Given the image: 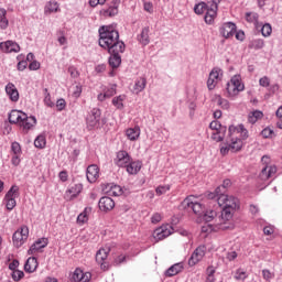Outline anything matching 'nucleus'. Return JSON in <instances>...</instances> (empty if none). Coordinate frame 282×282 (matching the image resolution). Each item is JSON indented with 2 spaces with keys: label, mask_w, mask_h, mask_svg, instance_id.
I'll return each instance as SVG.
<instances>
[{
  "label": "nucleus",
  "mask_w": 282,
  "mask_h": 282,
  "mask_svg": "<svg viewBox=\"0 0 282 282\" xmlns=\"http://www.w3.org/2000/svg\"><path fill=\"white\" fill-rule=\"evenodd\" d=\"M173 226L171 225H162L156 228L153 232V237L156 241H162V239H166V237H171L173 235Z\"/></svg>",
  "instance_id": "obj_11"
},
{
  "label": "nucleus",
  "mask_w": 282,
  "mask_h": 282,
  "mask_svg": "<svg viewBox=\"0 0 282 282\" xmlns=\"http://www.w3.org/2000/svg\"><path fill=\"white\" fill-rule=\"evenodd\" d=\"M218 105L221 109H230V102L221 97L218 98Z\"/></svg>",
  "instance_id": "obj_54"
},
{
  "label": "nucleus",
  "mask_w": 282,
  "mask_h": 282,
  "mask_svg": "<svg viewBox=\"0 0 282 282\" xmlns=\"http://www.w3.org/2000/svg\"><path fill=\"white\" fill-rule=\"evenodd\" d=\"M140 127H134V128H129L126 130V135L128 138V140H131V142H135V140H138V138H140Z\"/></svg>",
  "instance_id": "obj_31"
},
{
  "label": "nucleus",
  "mask_w": 282,
  "mask_h": 282,
  "mask_svg": "<svg viewBox=\"0 0 282 282\" xmlns=\"http://www.w3.org/2000/svg\"><path fill=\"white\" fill-rule=\"evenodd\" d=\"M246 21H248V23H258L259 22V13L247 12Z\"/></svg>",
  "instance_id": "obj_44"
},
{
  "label": "nucleus",
  "mask_w": 282,
  "mask_h": 282,
  "mask_svg": "<svg viewBox=\"0 0 282 282\" xmlns=\"http://www.w3.org/2000/svg\"><path fill=\"white\" fill-rule=\"evenodd\" d=\"M171 191V185H161L156 187L155 193L156 195H164Z\"/></svg>",
  "instance_id": "obj_48"
},
{
  "label": "nucleus",
  "mask_w": 282,
  "mask_h": 282,
  "mask_svg": "<svg viewBox=\"0 0 282 282\" xmlns=\"http://www.w3.org/2000/svg\"><path fill=\"white\" fill-rule=\"evenodd\" d=\"M8 11L6 9H0V28L1 30H6L9 25L8 18H6Z\"/></svg>",
  "instance_id": "obj_40"
},
{
  "label": "nucleus",
  "mask_w": 282,
  "mask_h": 282,
  "mask_svg": "<svg viewBox=\"0 0 282 282\" xmlns=\"http://www.w3.org/2000/svg\"><path fill=\"white\" fill-rule=\"evenodd\" d=\"M21 192L19 186L12 185L3 198L7 210H14V208H17V198H19Z\"/></svg>",
  "instance_id": "obj_6"
},
{
  "label": "nucleus",
  "mask_w": 282,
  "mask_h": 282,
  "mask_svg": "<svg viewBox=\"0 0 282 282\" xmlns=\"http://www.w3.org/2000/svg\"><path fill=\"white\" fill-rule=\"evenodd\" d=\"M70 281L74 282H91V273L90 272H84L82 269H76L72 276Z\"/></svg>",
  "instance_id": "obj_21"
},
{
  "label": "nucleus",
  "mask_w": 282,
  "mask_h": 282,
  "mask_svg": "<svg viewBox=\"0 0 282 282\" xmlns=\"http://www.w3.org/2000/svg\"><path fill=\"white\" fill-rule=\"evenodd\" d=\"M262 36H270L272 34V25L265 23L261 29Z\"/></svg>",
  "instance_id": "obj_49"
},
{
  "label": "nucleus",
  "mask_w": 282,
  "mask_h": 282,
  "mask_svg": "<svg viewBox=\"0 0 282 282\" xmlns=\"http://www.w3.org/2000/svg\"><path fill=\"white\" fill-rule=\"evenodd\" d=\"M11 151L13 155H21V144H19V142H13L11 144Z\"/></svg>",
  "instance_id": "obj_51"
},
{
  "label": "nucleus",
  "mask_w": 282,
  "mask_h": 282,
  "mask_svg": "<svg viewBox=\"0 0 282 282\" xmlns=\"http://www.w3.org/2000/svg\"><path fill=\"white\" fill-rule=\"evenodd\" d=\"M11 164H13V166H19L21 164V154H13Z\"/></svg>",
  "instance_id": "obj_57"
},
{
  "label": "nucleus",
  "mask_w": 282,
  "mask_h": 282,
  "mask_svg": "<svg viewBox=\"0 0 282 282\" xmlns=\"http://www.w3.org/2000/svg\"><path fill=\"white\" fill-rule=\"evenodd\" d=\"M98 206L102 213H109L116 208V202L109 196H104L99 199Z\"/></svg>",
  "instance_id": "obj_20"
},
{
  "label": "nucleus",
  "mask_w": 282,
  "mask_h": 282,
  "mask_svg": "<svg viewBox=\"0 0 282 282\" xmlns=\"http://www.w3.org/2000/svg\"><path fill=\"white\" fill-rule=\"evenodd\" d=\"M116 85H112L104 91L106 98H112V96H116Z\"/></svg>",
  "instance_id": "obj_50"
},
{
  "label": "nucleus",
  "mask_w": 282,
  "mask_h": 282,
  "mask_svg": "<svg viewBox=\"0 0 282 282\" xmlns=\"http://www.w3.org/2000/svg\"><path fill=\"white\" fill-rule=\"evenodd\" d=\"M274 175H276V165H265L260 172V180L265 182L270 180V177H274Z\"/></svg>",
  "instance_id": "obj_25"
},
{
  "label": "nucleus",
  "mask_w": 282,
  "mask_h": 282,
  "mask_svg": "<svg viewBox=\"0 0 282 282\" xmlns=\"http://www.w3.org/2000/svg\"><path fill=\"white\" fill-rule=\"evenodd\" d=\"M151 221L153 224H160V221H162V214H160V213L153 214L151 217Z\"/></svg>",
  "instance_id": "obj_63"
},
{
  "label": "nucleus",
  "mask_w": 282,
  "mask_h": 282,
  "mask_svg": "<svg viewBox=\"0 0 282 282\" xmlns=\"http://www.w3.org/2000/svg\"><path fill=\"white\" fill-rule=\"evenodd\" d=\"M124 100H127V95H119L112 98V105L116 109H124Z\"/></svg>",
  "instance_id": "obj_35"
},
{
  "label": "nucleus",
  "mask_w": 282,
  "mask_h": 282,
  "mask_svg": "<svg viewBox=\"0 0 282 282\" xmlns=\"http://www.w3.org/2000/svg\"><path fill=\"white\" fill-rule=\"evenodd\" d=\"M107 193L110 197H120L122 195V187L120 185H111Z\"/></svg>",
  "instance_id": "obj_38"
},
{
  "label": "nucleus",
  "mask_w": 282,
  "mask_h": 282,
  "mask_svg": "<svg viewBox=\"0 0 282 282\" xmlns=\"http://www.w3.org/2000/svg\"><path fill=\"white\" fill-rule=\"evenodd\" d=\"M229 139L220 147V154L239 153L243 149V141L248 140V129L243 124L230 126L228 129Z\"/></svg>",
  "instance_id": "obj_1"
},
{
  "label": "nucleus",
  "mask_w": 282,
  "mask_h": 282,
  "mask_svg": "<svg viewBox=\"0 0 282 282\" xmlns=\"http://www.w3.org/2000/svg\"><path fill=\"white\" fill-rule=\"evenodd\" d=\"M236 281H246L248 279V273L243 269L236 270L235 276Z\"/></svg>",
  "instance_id": "obj_43"
},
{
  "label": "nucleus",
  "mask_w": 282,
  "mask_h": 282,
  "mask_svg": "<svg viewBox=\"0 0 282 282\" xmlns=\"http://www.w3.org/2000/svg\"><path fill=\"white\" fill-rule=\"evenodd\" d=\"M82 191H83V185L76 184L66 191L65 198L68 200L76 199V197L80 195Z\"/></svg>",
  "instance_id": "obj_28"
},
{
  "label": "nucleus",
  "mask_w": 282,
  "mask_h": 282,
  "mask_svg": "<svg viewBox=\"0 0 282 282\" xmlns=\"http://www.w3.org/2000/svg\"><path fill=\"white\" fill-rule=\"evenodd\" d=\"M50 240L47 238H39L28 250V254H37L43 252V248H47Z\"/></svg>",
  "instance_id": "obj_17"
},
{
  "label": "nucleus",
  "mask_w": 282,
  "mask_h": 282,
  "mask_svg": "<svg viewBox=\"0 0 282 282\" xmlns=\"http://www.w3.org/2000/svg\"><path fill=\"white\" fill-rule=\"evenodd\" d=\"M0 50L4 54H12V52H14L17 54V53L21 52V46L19 45V43H17L12 40H8L6 42L0 43Z\"/></svg>",
  "instance_id": "obj_16"
},
{
  "label": "nucleus",
  "mask_w": 282,
  "mask_h": 282,
  "mask_svg": "<svg viewBox=\"0 0 282 282\" xmlns=\"http://www.w3.org/2000/svg\"><path fill=\"white\" fill-rule=\"evenodd\" d=\"M109 0H89V7L96 8V6H105V2Z\"/></svg>",
  "instance_id": "obj_59"
},
{
  "label": "nucleus",
  "mask_w": 282,
  "mask_h": 282,
  "mask_svg": "<svg viewBox=\"0 0 282 282\" xmlns=\"http://www.w3.org/2000/svg\"><path fill=\"white\" fill-rule=\"evenodd\" d=\"M132 160L133 159L131 158V154H129V152L121 150L117 152L113 162L116 166L124 169V166H127V164H129Z\"/></svg>",
  "instance_id": "obj_12"
},
{
  "label": "nucleus",
  "mask_w": 282,
  "mask_h": 282,
  "mask_svg": "<svg viewBox=\"0 0 282 282\" xmlns=\"http://www.w3.org/2000/svg\"><path fill=\"white\" fill-rule=\"evenodd\" d=\"M100 116H102V112L100 111V109L93 108V110L90 111V113L86 119V124L90 131L94 129L100 128Z\"/></svg>",
  "instance_id": "obj_10"
},
{
  "label": "nucleus",
  "mask_w": 282,
  "mask_h": 282,
  "mask_svg": "<svg viewBox=\"0 0 282 282\" xmlns=\"http://www.w3.org/2000/svg\"><path fill=\"white\" fill-rule=\"evenodd\" d=\"M243 89H246V86L241 83V76L236 75L231 77L226 87L227 98H237Z\"/></svg>",
  "instance_id": "obj_4"
},
{
  "label": "nucleus",
  "mask_w": 282,
  "mask_h": 282,
  "mask_svg": "<svg viewBox=\"0 0 282 282\" xmlns=\"http://www.w3.org/2000/svg\"><path fill=\"white\" fill-rule=\"evenodd\" d=\"M99 45L107 52H124L127 46L120 41V33L113 26L99 28Z\"/></svg>",
  "instance_id": "obj_2"
},
{
  "label": "nucleus",
  "mask_w": 282,
  "mask_h": 282,
  "mask_svg": "<svg viewBox=\"0 0 282 282\" xmlns=\"http://www.w3.org/2000/svg\"><path fill=\"white\" fill-rule=\"evenodd\" d=\"M66 107H67V102L65 101V99H58L56 101L57 111H63V110H65Z\"/></svg>",
  "instance_id": "obj_55"
},
{
  "label": "nucleus",
  "mask_w": 282,
  "mask_h": 282,
  "mask_svg": "<svg viewBox=\"0 0 282 282\" xmlns=\"http://www.w3.org/2000/svg\"><path fill=\"white\" fill-rule=\"evenodd\" d=\"M68 73L70 74L72 78H78L80 76V73H78V69L74 66L68 67Z\"/></svg>",
  "instance_id": "obj_60"
},
{
  "label": "nucleus",
  "mask_w": 282,
  "mask_h": 282,
  "mask_svg": "<svg viewBox=\"0 0 282 282\" xmlns=\"http://www.w3.org/2000/svg\"><path fill=\"white\" fill-rule=\"evenodd\" d=\"M147 88V78L141 77L135 80L133 91L134 94H140L141 91H144Z\"/></svg>",
  "instance_id": "obj_34"
},
{
  "label": "nucleus",
  "mask_w": 282,
  "mask_h": 282,
  "mask_svg": "<svg viewBox=\"0 0 282 282\" xmlns=\"http://www.w3.org/2000/svg\"><path fill=\"white\" fill-rule=\"evenodd\" d=\"M119 6H120V0H112L108 9H102L100 11V15L104 17V19L116 17V14H118Z\"/></svg>",
  "instance_id": "obj_22"
},
{
  "label": "nucleus",
  "mask_w": 282,
  "mask_h": 282,
  "mask_svg": "<svg viewBox=\"0 0 282 282\" xmlns=\"http://www.w3.org/2000/svg\"><path fill=\"white\" fill-rule=\"evenodd\" d=\"M219 33L225 39H230L235 36V34H237V25L232 22H227L221 25V28L219 29Z\"/></svg>",
  "instance_id": "obj_19"
},
{
  "label": "nucleus",
  "mask_w": 282,
  "mask_h": 282,
  "mask_svg": "<svg viewBox=\"0 0 282 282\" xmlns=\"http://www.w3.org/2000/svg\"><path fill=\"white\" fill-rule=\"evenodd\" d=\"M110 54L109 57V65L110 67H112V69H118V67H120L121 63H122V56H120L121 54H124V51H115L113 53L108 52Z\"/></svg>",
  "instance_id": "obj_23"
},
{
  "label": "nucleus",
  "mask_w": 282,
  "mask_h": 282,
  "mask_svg": "<svg viewBox=\"0 0 282 282\" xmlns=\"http://www.w3.org/2000/svg\"><path fill=\"white\" fill-rule=\"evenodd\" d=\"M47 10H50V12H58V2H50Z\"/></svg>",
  "instance_id": "obj_62"
},
{
  "label": "nucleus",
  "mask_w": 282,
  "mask_h": 282,
  "mask_svg": "<svg viewBox=\"0 0 282 282\" xmlns=\"http://www.w3.org/2000/svg\"><path fill=\"white\" fill-rule=\"evenodd\" d=\"M200 217L204 221H206L207 224H210V221H213L215 217H217V212L213 209L207 210V212H204Z\"/></svg>",
  "instance_id": "obj_39"
},
{
  "label": "nucleus",
  "mask_w": 282,
  "mask_h": 282,
  "mask_svg": "<svg viewBox=\"0 0 282 282\" xmlns=\"http://www.w3.org/2000/svg\"><path fill=\"white\" fill-rule=\"evenodd\" d=\"M127 261V256L119 254L115 258L112 265H120L121 263H124Z\"/></svg>",
  "instance_id": "obj_52"
},
{
  "label": "nucleus",
  "mask_w": 282,
  "mask_h": 282,
  "mask_svg": "<svg viewBox=\"0 0 282 282\" xmlns=\"http://www.w3.org/2000/svg\"><path fill=\"white\" fill-rule=\"evenodd\" d=\"M219 8V2H213L210 3L209 7H207V10L205 11V23H208V25L213 24L217 17V10Z\"/></svg>",
  "instance_id": "obj_18"
},
{
  "label": "nucleus",
  "mask_w": 282,
  "mask_h": 282,
  "mask_svg": "<svg viewBox=\"0 0 282 282\" xmlns=\"http://www.w3.org/2000/svg\"><path fill=\"white\" fill-rule=\"evenodd\" d=\"M28 237H30V229L28 226L20 227L14 234H13V246L15 248H21L23 243L28 241Z\"/></svg>",
  "instance_id": "obj_9"
},
{
  "label": "nucleus",
  "mask_w": 282,
  "mask_h": 282,
  "mask_svg": "<svg viewBox=\"0 0 282 282\" xmlns=\"http://www.w3.org/2000/svg\"><path fill=\"white\" fill-rule=\"evenodd\" d=\"M86 177L90 184H94L100 177V169L93 164L87 167Z\"/></svg>",
  "instance_id": "obj_24"
},
{
  "label": "nucleus",
  "mask_w": 282,
  "mask_h": 282,
  "mask_svg": "<svg viewBox=\"0 0 282 282\" xmlns=\"http://www.w3.org/2000/svg\"><path fill=\"white\" fill-rule=\"evenodd\" d=\"M6 94L9 96L12 102H19V89H17V86H14V84H7Z\"/></svg>",
  "instance_id": "obj_27"
},
{
  "label": "nucleus",
  "mask_w": 282,
  "mask_h": 282,
  "mask_svg": "<svg viewBox=\"0 0 282 282\" xmlns=\"http://www.w3.org/2000/svg\"><path fill=\"white\" fill-rule=\"evenodd\" d=\"M204 257H206V246L197 247L188 259V265L191 268H193V265H197Z\"/></svg>",
  "instance_id": "obj_13"
},
{
  "label": "nucleus",
  "mask_w": 282,
  "mask_h": 282,
  "mask_svg": "<svg viewBox=\"0 0 282 282\" xmlns=\"http://www.w3.org/2000/svg\"><path fill=\"white\" fill-rule=\"evenodd\" d=\"M183 270H184V265L182 263H176L170 267L166 270L165 274L167 276H175L176 274H180V272H182Z\"/></svg>",
  "instance_id": "obj_33"
},
{
  "label": "nucleus",
  "mask_w": 282,
  "mask_h": 282,
  "mask_svg": "<svg viewBox=\"0 0 282 282\" xmlns=\"http://www.w3.org/2000/svg\"><path fill=\"white\" fill-rule=\"evenodd\" d=\"M110 249L109 248H100L96 253V261L100 265L101 270H109V264L107 261V257H109Z\"/></svg>",
  "instance_id": "obj_15"
},
{
  "label": "nucleus",
  "mask_w": 282,
  "mask_h": 282,
  "mask_svg": "<svg viewBox=\"0 0 282 282\" xmlns=\"http://www.w3.org/2000/svg\"><path fill=\"white\" fill-rule=\"evenodd\" d=\"M224 76V73L221 72V68H213V70L209 73V77L207 80V87L209 90L215 89L217 87V83L221 80V77Z\"/></svg>",
  "instance_id": "obj_14"
},
{
  "label": "nucleus",
  "mask_w": 282,
  "mask_h": 282,
  "mask_svg": "<svg viewBox=\"0 0 282 282\" xmlns=\"http://www.w3.org/2000/svg\"><path fill=\"white\" fill-rule=\"evenodd\" d=\"M23 276H25V274L23 273V271H20V270H15L12 273L13 281H19V280L23 279Z\"/></svg>",
  "instance_id": "obj_56"
},
{
  "label": "nucleus",
  "mask_w": 282,
  "mask_h": 282,
  "mask_svg": "<svg viewBox=\"0 0 282 282\" xmlns=\"http://www.w3.org/2000/svg\"><path fill=\"white\" fill-rule=\"evenodd\" d=\"M261 135L262 138H272V135H274V130H272V128H264L262 131H261Z\"/></svg>",
  "instance_id": "obj_53"
},
{
  "label": "nucleus",
  "mask_w": 282,
  "mask_h": 282,
  "mask_svg": "<svg viewBox=\"0 0 282 282\" xmlns=\"http://www.w3.org/2000/svg\"><path fill=\"white\" fill-rule=\"evenodd\" d=\"M149 32H151L149 26H144L141 33L137 37L139 43L143 46H147L149 45V43H151V37L149 36Z\"/></svg>",
  "instance_id": "obj_30"
},
{
  "label": "nucleus",
  "mask_w": 282,
  "mask_h": 282,
  "mask_svg": "<svg viewBox=\"0 0 282 282\" xmlns=\"http://www.w3.org/2000/svg\"><path fill=\"white\" fill-rule=\"evenodd\" d=\"M209 129L213 131H226V128L221 127V123L217 120H214L209 124Z\"/></svg>",
  "instance_id": "obj_46"
},
{
  "label": "nucleus",
  "mask_w": 282,
  "mask_h": 282,
  "mask_svg": "<svg viewBox=\"0 0 282 282\" xmlns=\"http://www.w3.org/2000/svg\"><path fill=\"white\" fill-rule=\"evenodd\" d=\"M226 131L224 130H216L212 132V140H215V142H221L224 140V133Z\"/></svg>",
  "instance_id": "obj_45"
},
{
  "label": "nucleus",
  "mask_w": 282,
  "mask_h": 282,
  "mask_svg": "<svg viewBox=\"0 0 282 282\" xmlns=\"http://www.w3.org/2000/svg\"><path fill=\"white\" fill-rule=\"evenodd\" d=\"M58 177H59L61 182H67L69 175L67 174V171H62V172H59Z\"/></svg>",
  "instance_id": "obj_64"
},
{
  "label": "nucleus",
  "mask_w": 282,
  "mask_h": 282,
  "mask_svg": "<svg viewBox=\"0 0 282 282\" xmlns=\"http://www.w3.org/2000/svg\"><path fill=\"white\" fill-rule=\"evenodd\" d=\"M182 208L185 210H193L194 215H197L198 217H202L204 215V205L199 202H197V197L189 195L187 196L182 203Z\"/></svg>",
  "instance_id": "obj_5"
},
{
  "label": "nucleus",
  "mask_w": 282,
  "mask_h": 282,
  "mask_svg": "<svg viewBox=\"0 0 282 282\" xmlns=\"http://www.w3.org/2000/svg\"><path fill=\"white\" fill-rule=\"evenodd\" d=\"M37 268H39V260H36V258L34 257H30L24 264V270L29 274L36 272Z\"/></svg>",
  "instance_id": "obj_29"
},
{
  "label": "nucleus",
  "mask_w": 282,
  "mask_h": 282,
  "mask_svg": "<svg viewBox=\"0 0 282 282\" xmlns=\"http://www.w3.org/2000/svg\"><path fill=\"white\" fill-rule=\"evenodd\" d=\"M275 274L274 272H271L270 270L268 269H263L262 270V279H264V281H272V279H274Z\"/></svg>",
  "instance_id": "obj_47"
},
{
  "label": "nucleus",
  "mask_w": 282,
  "mask_h": 282,
  "mask_svg": "<svg viewBox=\"0 0 282 282\" xmlns=\"http://www.w3.org/2000/svg\"><path fill=\"white\" fill-rule=\"evenodd\" d=\"M261 118H263V112L260 110H254L249 112L248 122H250V124H256L258 120H261Z\"/></svg>",
  "instance_id": "obj_36"
},
{
  "label": "nucleus",
  "mask_w": 282,
  "mask_h": 282,
  "mask_svg": "<svg viewBox=\"0 0 282 282\" xmlns=\"http://www.w3.org/2000/svg\"><path fill=\"white\" fill-rule=\"evenodd\" d=\"M237 257H239V254L237 253V251H228L226 259L228 261H235V259H237Z\"/></svg>",
  "instance_id": "obj_61"
},
{
  "label": "nucleus",
  "mask_w": 282,
  "mask_h": 282,
  "mask_svg": "<svg viewBox=\"0 0 282 282\" xmlns=\"http://www.w3.org/2000/svg\"><path fill=\"white\" fill-rule=\"evenodd\" d=\"M89 215H91V207H86L83 213L77 216V224L83 226L89 221Z\"/></svg>",
  "instance_id": "obj_32"
},
{
  "label": "nucleus",
  "mask_w": 282,
  "mask_h": 282,
  "mask_svg": "<svg viewBox=\"0 0 282 282\" xmlns=\"http://www.w3.org/2000/svg\"><path fill=\"white\" fill-rule=\"evenodd\" d=\"M46 144H47V139L45 138V134H39L34 140V147L36 149H45Z\"/></svg>",
  "instance_id": "obj_37"
},
{
  "label": "nucleus",
  "mask_w": 282,
  "mask_h": 282,
  "mask_svg": "<svg viewBox=\"0 0 282 282\" xmlns=\"http://www.w3.org/2000/svg\"><path fill=\"white\" fill-rule=\"evenodd\" d=\"M123 169H126L129 175H138L142 169V163L140 161H133V159L127 164Z\"/></svg>",
  "instance_id": "obj_26"
},
{
  "label": "nucleus",
  "mask_w": 282,
  "mask_h": 282,
  "mask_svg": "<svg viewBox=\"0 0 282 282\" xmlns=\"http://www.w3.org/2000/svg\"><path fill=\"white\" fill-rule=\"evenodd\" d=\"M265 45V42L261 39H256L252 40L249 44V47H251V50H263Z\"/></svg>",
  "instance_id": "obj_41"
},
{
  "label": "nucleus",
  "mask_w": 282,
  "mask_h": 282,
  "mask_svg": "<svg viewBox=\"0 0 282 282\" xmlns=\"http://www.w3.org/2000/svg\"><path fill=\"white\" fill-rule=\"evenodd\" d=\"M217 204L220 208H229L230 210H237V208H239V199L226 194H220L217 198Z\"/></svg>",
  "instance_id": "obj_8"
},
{
  "label": "nucleus",
  "mask_w": 282,
  "mask_h": 282,
  "mask_svg": "<svg viewBox=\"0 0 282 282\" xmlns=\"http://www.w3.org/2000/svg\"><path fill=\"white\" fill-rule=\"evenodd\" d=\"M9 122L10 124H19L22 133H30L36 127V117H29L21 110H11Z\"/></svg>",
  "instance_id": "obj_3"
},
{
  "label": "nucleus",
  "mask_w": 282,
  "mask_h": 282,
  "mask_svg": "<svg viewBox=\"0 0 282 282\" xmlns=\"http://www.w3.org/2000/svg\"><path fill=\"white\" fill-rule=\"evenodd\" d=\"M259 85L260 87H270V78L268 76L261 77Z\"/></svg>",
  "instance_id": "obj_58"
},
{
  "label": "nucleus",
  "mask_w": 282,
  "mask_h": 282,
  "mask_svg": "<svg viewBox=\"0 0 282 282\" xmlns=\"http://www.w3.org/2000/svg\"><path fill=\"white\" fill-rule=\"evenodd\" d=\"M235 215V209L223 207L220 223L216 225L218 230H231L234 228L232 224H230V219Z\"/></svg>",
  "instance_id": "obj_7"
},
{
  "label": "nucleus",
  "mask_w": 282,
  "mask_h": 282,
  "mask_svg": "<svg viewBox=\"0 0 282 282\" xmlns=\"http://www.w3.org/2000/svg\"><path fill=\"white\" fill-rule=\"evenodd\" d=\"M208 9V4L206 2H200L194 7L195 14H204L206 10Z\"/></svg>",
  "instance_id": "obj_42"
}]
</instances>
